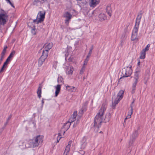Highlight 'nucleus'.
Returning <instances> with one entry per match:
<instances>
[{
	"label": "nucleus",
	"instance_id": "19",
	"mask_svg": "<svg viewBox=\"0 0 155 155\" xmlns=\"http://www.w3.org/2000/svg\"><path fill=\"white\" fill-rule=\"evenodd\" d=\"M61 89V85L58 84L56 87L55 96L57 97L59 94Z\"/></svg>",
	"mask_w": 155,
	"mask_h": 155
},
{
	"label": "nucleus",
	"instance_id": "20",
	"mask_svg": "<svg viewBox=\"0 0 155 155\" xmlns=\"http://www.w3.org/2000/svg\"><path fill=\"white\" fill-rule=\"evenodd\" d=\"M124 92L123 90H120L117 94V97H118L121 100L123 97V94Z\"/></svg>",
	"mask_w": 155,
	"mask_h": 155
},
{
	"label": "nucleus",
	"instance_id": "31",
	"mask_svg": "<svg viewBox=\"0 0 155 155\" xmlns=\"http://www.w3.org/2000/svg\"><path fill=\"white\" fill-rule=\"evenodd\" d=\"M36 30L34 28H33L31 30V32L32 34L33 35H35L36 34Z\"/></svg>",
	"mask_w": 155,
	"mask_h": 155
},
{
	"label": "nucleus",
	"instance_id": "53",
	"mask_svg": "<svg viewBox=\"0 0 155 155\" xmlns=\"http://www.w3.org/2000/svg\"><path fill=\"white\" fill-rule=\"evenodd\" d=\"M71 141H69L68 142V145H69V146L71 147Z\"/></svg>",
	"mask_w": 155,
	"mask_h": 155
},
{
	"label": "nucleus",
	"instance_id": "34",
	"mask_svg": "<svg viewBox=\"0 0 155 155\" xmlns=\"http://www.w3.org/2000/svg\"><path fill=\"white\" fill-rule=\"evenodd\" d=\"M85 70V67L83 66H82L81 70L80 71V74H82Z\"/></svg>",
	"mask_w": 155,
	"mask_h": 155
},
{
	"label": "nucleus",
	"instance_id": "13",
	"mask_svg": "<svg viewBox=\"0 0 155 155\" xmlns=\"http://www.w3.org/2000/svg\"><path fill=\"white\" fill-rule=\"evenodd\" d=\"M98 18L100 21H103L107 19V17L105 14L101 13L99 15Z\"/></svg>",
	"mask_w": 155,
	"mask_h": 155
},
{
	"label": "nucleus",
	"instance_id": "17",
	"mask_svg": "<svg viewBox=\"0 0 155 155\" xmlns=\"http://www.w3.org/2000/svg\"><path fill=\"white\" fill-rule=\"evenodd\" d=\"M8 11H4L2 9H1L0 15H2L3 16H5L6 17L8 18Z\"/></svg>",
	"mask_w": 155,
	"mask_h": 155
},
{
	"label": "nucleus",
	"instance_id": "1",
	"mask_svg": "<svg viewBox=\"0 0 155 155\" xmlns=\"http://www.w3.org/2000/svg\"><path fill=\"white\" fill-rule=\"evenodd\" d=\"M106 105L105 104H103L99 112L94 118L93 126L96 127L97 130H95L96 132L98 131L99 128L101 127V124L102 122H108L110 120V113L108 114V115H107L105 118H104V113L106 110Z\"/></svg>",
	"mask_w": 155,
	"mask_h": 155
},
{
	"label": "nucleus",
	"instance_id": "46",
	"mask_svg": "<svg viewBox=\"0 0 155 155\" xmlns=\"http://www.w3.org/2000/svg\"><path fill=\"white\" fill-rule=\"evenodd\" d=\"M12 117V115L11 114H10L9 116L8 117V118L7 119V121H8V122L9 120L11 119V118Z\"/></svg>",
	"mask_w": 155,
	"mask_h": 155
},
{
	"label": "nucleus",
	"instance_id": "37",
	"mask_svg": "<svg viewBox=\"0 0 155 155\" xmlns=\"http://www.w3.org/2000/svg\"><path fill=\"white\" fill-rule=\"evenodd\" d=\"M10 61V59L9 58H8L6 59V61L4 63L5 64H6L7 65L8 63V62Z\"/></svg>",
	"mask_w": 155,
	"mask_h": 155
},
{
	"label": "nucleus",
	"instance_id": "8",
	"mask_svg": "<svg viewBox=\"0 0 155 155\" xmlns=\"http://www.w3.org/2000/svg\"><path fill=\"white\" fill-rule=\"evenodd\" d=\"M63 16L66 18L65 20V23L66 24H68L69 21L72 17V15L68 12H66L64 14Z\"/></svg>",
	"mask_w": 155,
	"mask_h": 155
},
{
	"label": "nucleus",
	"instance_id": "36",
	"mask_svg": "<svg viewBox=\"0 0 155 155\" xmlns=\"http://www.w3.org/2000/svg\"><path fill=\"white\" fill-rule=\"evenodd\" d=\"M137 82H138V81H134V82L133 84L132 87L136 88V85L137 84Z\"/></svg>",
	"mask_w": 155,
	"mask_h": 155
},
{
	"label": "nucleus",
	"instance_id": "47",
	"mask_svg": "<svg viewBox=\"0 0 155 155\" xmlns=\"http://www.w3.org/2000/svg\"><path fill=\"white\" fill-rule=\"evenodd\" d=\"M38 18H37L36 19L33 20V22L35 23V22H36V23L37 24V21H38Z\"/></svg>",
	"mask_w": 155,
	"mask_h": 155
},
{
	"label": "nucleus",
	"instance_id": "54",
	"mask_svg": "<svg viewBox=\"0 0 155 155\" xmlns=\"http://www.w3.org/2000/svg\"><path fill=\"white\" fill-rule=\"evenodd\" d=\"M58 137L59 138L60 137H61V134L60 133H59L58 134Z\"/></svg>",
	"mask_w": 155,
	"mask_h": 155
},
{
	"label": "nucleus",
	"instance_id": "44",
	"mask_svg": "<svg viewBox=\"0 0 155 155\" xmlns=\"http://www.w3.org/2000/svg\"><path fill=\"white\" fill-rule=\"evenodd\" d=\"M135 89L136 88L132 87V90L131 91L132 94H134V93Z\"/></svg>",
	"mask_w": 155,
	"mask_h": 155
},
{
	"label": "nucleus",
	"instance_id": "64",
	"mask_svg": "<svg viewBox=\"0 0 155 155\" xmlns=\"http://www.w3.org/2000/svg\"><path fill=\"white\" fill-rule=\"evenodd\" d=\"M102 133V131H100V132L99 133Z\"/></svg>",
	"mask_w": 155,
	"mask_h": 155
},
{
	"label": "nucleus",
	"instance_id": "3",
	"mask_svg": "<svg viewBox=\"0 0 155 155\" xmlns=\"http://www.w3.org/2000/svg\"><path fill=\"white\" fill-rule=\"evenodd\" d=\"M141 19H136L135 25L133 30L131 40L132 41H138V39L137 38V32L140 24Z\"/></svg>",
	"mask_w": 155,
	"mask_h": 155
},
{
	"label": "nucleus",
	"instance_id": "5",
	"mask_svg": "<svg viewBox=\"0 0 155 155\" xmlns=\"http://www.w3.org/2000/svg\"><path fill=\"white\" fill-rule=\"evenodd\" d=\"M132 70L131 67H126L123 68L122 70V78L130 77L131 74Z\"/></svg>",
	"mask_w": 155,
	"mask_h": 155
},
{
	"label": "nucleus",
	"instance_id": "61",
	"mask_svg": "<svg viewBox=\"0 0 155 155\" xmlns=\"http://www.w3.org/2000/svg\"><path fill=\"white\" fill-rule=\"evenodd\" d=\"M5 0L7 1V2H8V1H9L10 0Z\"/></svg>",
	"mask_w": 155,
	"mask_h": 155
},
{
	"label": "nucleus",
	"instance_id": "43",
	"mask_svg": "<svg viewBox=\"0 0 155 155\" xmlns=\"http://www.w3.org/2000/svg\"><path fill=\"white\" fill-rule=\"evenodd\" d=\"M4 128H5V127H3L2 128L0 129V135H1V134L2 132L3 131V130Z\"/></svg>",
	"mask_w": 155,
	"mask_h": 155
},
{
	"label": "nucleus",
	"instance_id": "48",
	"mask_svg": "<svg viewBox=\"0 0 155 155\" xmlns=\"http://www.w3.org/2000/svg\"><path fill=\"white\" fill-rule=\"evenodd\" d=\"M4 56H3V55H2L1 57V58L0 59V64H1V62L3 60V58Z\"/></svg>",
	"mask_w": 155,
	"mask_h": 155
},
{
	"label": "nucleus",
	"instance_id": "60",
	"mask_svg": "<svg viewBox=\"0 0 155 155\" xmlns=\"http://www.w3.org/2000/svg\"><path fill=\"white\" fill-rule=\"evenodd\" d=\"M134 101L132 102L131 103V104H134Z\"/></svg>",
	"mask_w": 155,
	"mask_h": 155
},
{
	"label": "nucleus",
	"instance_id": "56",
	"mask_svg": "<svg viewBox=\"0 0 155 155\" xmlns=\"http://www.w3.org/2000/svg\"><path fill=\"white\" fill-rule=\"evenodd\" d=\"M64 128H65L66 129H67V127H68V125H66V126H64Z\"/></svg>",
	"mask_w": 155,
	"mask_h": 155
},
{
	"label": "nucleus",
	"instance_id": "25",
	"mask_svg": "<svg viewBox=\"0 0 155 155\" xmlns=\"http://www.w3.org/2000/svg\"><path fill=\"white\" fill-rule=\"evenodd\" d=\"M143 12L142 11H140V12L138 13V15L137 16L136 19H141L142 18V15L143 14Z\"/></svg>",
	"mask_w": 155,
	"mask_h": 155
},
{
	"label": "nucleus",
	"instance_id": "21",
	"mask_svg": "<svg viewBox=\"0 0 155 155\" xmlns=\"http://www.w3.org/2000/svg\"><path fill=\"white\" fill-rule=\"evenodd\" d=\"M66 88L70 92L75 91L76 89L74 87L70 86H66Z\"/></svg>",
	"mask_w": 155,
	"mask_h": 155
},
{
	"label": "nucleus",
	"instance_id": "55",
	"mask_svg": "<svg viewBox=\"0 0 155 155\" xmlns=\"http://www.w3.org/2000/svg\"><path fill=\"white\" fill-rule=\"evenodd\" d=\"M7 64H5V63H4L2 67L4 68L5 67V66H7Z\"/></svg>",
	"mask_w": 155,
	"mask_h": 155
},
{
	"label": "nucleus",
	"instance_id": "6",
	"mask_svg": "<svg viewBox=\"0 0 155 155\" xmlns=\"http://www.w3.org/2000/svg\"><path fill=\"white\" fill-rule=\"evenodd\" d=\"M45 12L44 11H39L37 16V18H38V20L37 21V24L44 21L45 18Z\"/></svg>",
	"mask_w": 155,
	"mask_h": 155
},
{
	"label": "nucleus",
	"instance_id": "23",
	"mask_svg": "<svg viewBox=\"0 0 155 155\" xmlns=\"http://www.w3.org/2000/svg\"><path fill=\"white\" fill-rule=\"evenodd\" d=\"M146 52L143 50H142L140 53V58L141 59H144L145 58Z\"/></svg>",
	"mask_w": 155,
	"mask_h": 155
},
{
	"label": "nucleus",
	"instance_id": "16",
	"mask_svg": "<svg viewBox=\"0 0 155 155\" xmlns=\"http://www.w3.org/2000/svg\"><path fill=\"white\" fill-rule=\"evenodd\" d=\"M42 88V86L41 85V84H39V86L38 87L37 91V94L39 98H40L41 97V88Z\"/></svg>",
	"mask_w": 155,
	"mask_h": 155
},
{
	"label": "nucleus",
	"instance_id": "49",
	"mask_svg": "<svg viewBox=\"0 0 155 155\" xmlns=\"http://www.w3.org/2000/svg\"><path fill=\"white\" fill-rule=\"evenodd\" d=\"M4 70V68L2 67L0 70V73H1L2 72H3V71Z\"/></svg>",
	"mask_w": 155,
	"mask_h": 155
},
{
	"label": "nucleus",
	"instance_id": "45",
	"mask_svg": "<svg viewBox=\"0 0 155 155\" xmlns=\"http://www.w3.org/2000/svg\"><path fill=\"white\" fill-rule=\"evenodd\" d=\"M134 105L133 104H131L130 105V107L131 108L130 111L133 112V108Z\"/></svg>",
	"mask_w": 155,
	"mask_h": 155
},
{
	"label": "nucleus",
	"instance_id": "2",
	"mask_svg": "<svg viewBox=\"0 0 155 155\" xmlns=\"http://www.w3.org/2000/svg\"><path fill=\"white\" fill-rule=\"evenodd\" d=\"M43 141V137L40 135H38L34 137L32 139L29 140L27 143L22 142V146H25L22 148H25L33 147H38L41 144Z\"/></svg>",
	"mask_w": 155,
	"mask_h": 155
},
{
	"label": "nucleus",
	"instance_id": "15",
	"mask_svg": "<svg viewBox=\"0 0 155 155\" xmlns=\"http://www.w3.org/2000/svg\"><path fill=\"white\" fill-rule=\"evenodd\" d=\"M53 46V44L52 43H49V44H45L43 47V48L46 50H48V51H49V50Z\"/></svg>",
	"mask_w": 155,
	"mask_h": 155
},
{
	"label": "nucleus",
	"instance_id": "57",
	"mask_svg": "<svg viewBox=\"0 0 155 155\" xmlns=\"http://www.w3.org/2000/svg\"><path fill=\"white\" fill-rule=\"evenodd\" d=\"M93 49V46H92V47L90 49V51H91H91H92Z\"/></svg>",
	"mask_w": 155,
	"mask_h": 155
},
{
	"label": "nucleus",
	"instance_id": "11",
	"mask_svg": "<svg viewBox=\"0 0 155 155\" xmlns=\"http://www.w3.org/2000/svg\"><path fill=\"white\" fill-rule=\"evenodd\" d=\"M89 4L90 7H94L97 4H98L99 2V0H90Z\"/></svg>",
	"mask_w": 155,
	"mask_h": 155
},
{
	"label": "nucleus",
	"instance_id": "9",
	"mask_svg": "<svg viewBox=\"0 0 155 155\" xmlns=\"http://www.w3.org/2000/svg\"><path fill=\"white\" fill-rule=\"evenodd\" d=\"M8 17L3 16V15H0V25H4L8 21Z\"/></svg>",
	"mask_w": 155,
	"mask_h": 155
},
{
	"label": "nucleus",
	"instance_id": "12",
	"mask_svg": "<svg viewBox=\"0 0 155 155\" xmlns=\"http://www.w3.org/2000/svg\"><path fill=\"white\" fill-rule=\"evenodd\" d=\"M75 120L74 119H73L71 117L68 121L66 123L64 124V126H66L68 125L67 129H68L70 127L71 124L74 122Z\"/></svg>",
	"mask_w": 155,
	"mask_h": 155
},
{
	"label": "nucleus",
	"instance_id": "41",
	"mask_svg": "<svg viewBox=\"0 0 155 155\" xmlns=\"http://www.w3.org/2000/svg\"><path fill=\"white\" fill-rule=\"evenodd\" d=\"M7 3H9L13 7L15 8V6L11 2L10 0L8 1Z\"/></svg>",
	"mask_w": 155,
	"mask_h": 155
},
{
	"label": "nucleus",
	"instance_id": "24",
	"mask_svg": "<svg viewBox=\"0 0 155 155\" xmlns=\"http://www.w3.org/2000/svg\"><path fill=\"white\" fill-rule=\"evenodd\" d=\"M67 73L68 74H72L73 71V68L72 67H70L67 70Z\"/></svg>",
	"mask_w": 155,
	"mask_h": 155
},
{
	"label": "nucleus",
	"instance_id": "62",
	"mask_svg": "<svg viewBox=\"0 0 155 155\" xmlns=\"http://www.w3.org/2000/svg\"><path fill=\"white\" fill-rule=\"evenodd\" d=\"M98 155H102V154L101 153H100Z\"/></svg>",
	"mask_w": 155,
	"mask_h": 155
},
{
	"label": "nucleus",
	"instance_id": "58",
	"mask_svg": "<svg viewBox=\"0 0 155 155\" xmlns=\"http://www.w3.org/2000/svg\"><path fill=\"white\" fill-rule=\"evenodd\" d=\"M140 61H138L137 63V64L139 66L140 65Z\"/></svg>",
	"mask_w": 155,
	"mask_h": 155
},
{
	"label": "nucleus",
	"instance_id": "50",
	"mask_svg": "<svg viewBox=\"0 0 155 155\" xmlns=\"http://www.w3.org/2000/svg\"><path fill=\"white\" fill-rule=\"evenodd\" d=\"M8 121H6V122L4 124V127H5L8 124Z\"/></svg>",
	"mask_w": 155,
	"mask_h": 155
},
{
	"label": "nucleus",
	"instance_id": "27",
	"mask_svg": "<svg viewBox=\"0 0 155 155\" xmlns=\"http://www.w3.org/2000/svg\"><path fill=\"white\" fill-rule=\"evenodd\" d=\"M133 112L131 111L128 112V115L127 116L126 118L125 119L124 121H125L127 119L130 118L131 117V115L133 114Z\"/></svg>",
	"mask_w": 155,
	"mask_h": 155
},
{
	"label": "nucleus",
	"instance_id": "28",
	"mask_svg": "<svg viewBox=\"0 0 155 155\" xmlns=\"http://www.w3.org/2000/svg\"><path fill=\"white\" fill-rule=\"evenodd\" d=\"M77 111H75L74 113L71 116V118H72L73 119H74L75 120L76 119V117L77 115Z\"/></svg>",
	"mask_w": 155,
	"mask_h": 155
},
{
	"label": "nucleus",
	"instance_id": "42",
	"mask_svg": "<svg viewBox=\"0 0 155 155\" xmlns=\"http://www.w3.org/2000/svg\"><path fill=\"white\" fill-rule=\"evenodd\" d=\"M68 60L69 61H73V58L71 57L68 58Z\"/></svg>",
	"mask_w": 155,
	"mask_h": 155
},
{
	"label": "nucleus",
	"instance_id": "40",
	"mask_svg": "<svg viewBox=\"0 0 155 155\" xmlns=\"http://www.w3.org/2000/svg\"><path fill=\"white\" fill-rule=\"evenodd\" d=\"M5 51H6V49L5 48H4L3 50V51L2 52V55H3V56H4V55L5 54Z\"/></svg>",
	"mask_w": 155,
	"mask_h": 155
},
{
	"label": "nucleus",
	"instance_id": "22",
	"mask_svg": "<svg viewBox=\"0 0 155 155\" xmlns=\"http://www.w3.org/2000/svg\"><path fill=\"white\" fill-rule=\"evenodd\" d=\"M139 71H137L135 72L134 76V81H138V80L139 78Z\"/></svg>",
	"mask_w": 155,
	"mask_h": 155
},
{
	"label": "nucleus",
	"instance_id": "26",
	"mask_svg": "<svg viewBox=\"0 0 155 155\" xmlns=\"http://www.w3.org/2000/svg\"><path fill=\"white\" fill-rule=\"evenodd\" d=\"M70 147H71L69 146V145H67V146L66 147L65 150L64 151V153H69L70 150Z\"/></svg>",
	"mask_w": 155,
	"mask_h": 155
},
{
	"label": "nucleus",
	"instance_id": "63",
	"mask_svg": "<svg viewBox=\"0 0 155 155\" xmlns=\"http://www.w3.org/2000/svg\"><path fill=\"white\" fill-rule=\"evenodd\" d=\"M144 83H145V84H146L147 83V81H145L144 82Z\"/></svg>",
	"mask_w": 155,
	"mask_h": 155
},
{
	"label": "nucleus",
	"instance_id": "59",
	"mask_svg": "<svg viewBox=\"0 0 155 155\" xmlns=\"http://www.w3.org/2000/svg\"><path fill=\"white\" fill-rule=\"evenodd\" d=\"M63 155H68V153H64V152L63 153Z\"/></svg>",
	"mask_w": 155,
	"mask_h": 155
},
{
	"label": "nucleus",
	"instance_id": "51",
	"mask_svg": "<svg viewBox=\"0 0 155 155\" xmlns=\"http://www.w3.org/2000/svg\"><path fill=\"white\" fill-rule=\"evenodd\" d=\"M61 137H60L59 138L58 137L57 138V143L58 142L60 139L61 138Z\"/></svg>",
	"mask_w": 155,
	"mask_h": 155
},
{
	"label": "nucleus",
	"instance_id": "7",
	"mask_svg": "<svg viewBox=\"0 0 155 155\" xmlns=\"http://www.w3.org/2000/svg\"><path fill=\"white\" fill-rule=\"evenodd\" d=\"M138 135V131H135L133 134L130 137V139L129 142V145L130 146H131L133 145L135 138L137 137Z\"/></svg>",
	"mask_w": 155,
	"mask_h": 155
},
{
	"label": "nucleus",
	"instance_id": "4",
	"mask_svg": "<svg viewBox=\"0 0 155 155\" xmlns=\"http://www.w3.org/2000/svg\"><path fill=\"white\" fill-rule=\"evenodd\" d=\"M49 51H48V50L45 49L43 48L42 54L38 60V65L39 67H40L42 65L47 58Z\"/></svg>",
	"mask_w": 155,
	"mask_h": 155
},
{
	"label": "nucleus",
	"instance_id": "18",
	"mask_svg": "<svg viewBox=\"0 0 155 155\" xmlns=\"http://www.w3.org/2000/svg\"><path fill=\"white\" fill-rule=\"evenodd\" d=\"M120 99L118 98V97H117L115 100H114V102L112 103V108L113 109H115V106L116 105L118 104V102L120 100Z\"/></svg>",
	"mask_w": 155,
	"mask_h": 155
},
{
	"label": "nucleus",
	"instance_id": "33",
	"mask_svg": "<svg viewBox=\"0 0 155 155\" xmlns=\"http://www.w3.org/2000/svg\"><path fill=\"white\" fill-rule=\"evenodd\" d=\"M89 60V58H87V57H86V58L84 61V64L83 65L84 66L85 65H86L87 64L88 61Z\"/></svg>",
	"mask_w": 155,
	"mask_h": 155
},
{
	"label": "nucleus",
	"instance_id": "32",
	"mask_svg": "<svg viewBox=\"0 0 155 155\" xmlns=\"http://www.w3.org/2000/svg\"><path fill=\"white\" fill-rule=\"evenodd\" d=\"M79 120H78L76 122H74L73 125V127H75L77 126V125L79 124Z\"/></svg>",
	"mask_w": 155,
	"mask_h": 155
},
{
	"label": "nucleus",
	"instance_id": "29",
	"mask_svg": "<svg viewBox=\"0 0 155 155\" xmlns=\"http://www.w3.org/2000/svg\"><path fill=\"white\" fill-rule=\"evenodd\" d=\"M15 51L13 50L12 51L8 57L9 58H10V59L11 58H12L13 57L14 55L15 54Z\"/></svg>",
	"mask_w": 155,
	"mask_h": 155
},
{
	"label": "nucleus",
	"instance_id": "35",
	"mask_svg": "<svg viewBox=\"0 0 155 155\" xmlns=\"http://www.w3.org/2000/svg\"><path fill=\"white\" fill-rule=\"evenodd\" d=\"M150 47L149 45H147L146 47L144 49H143L142 50H143L145 51V52H146L147 51H148L149 50V48Z\"/></svg>",
	"mask_w": 155,
	"mask_h": 155
},
{
	"label": "nucleus",
	"instance_id": "14",
	"mask_svg": "<svg viewBox=\"0 0 155 155\" xmlns=\"http://www.w3.org/2000/svg\"><path fill=\"white\" fill-rule=\"evenodd\" d=\"M106 10L107 14L110 17L112 15V10L110 5H107Z\"/></svg>",
	"mask_w": 155,
	"mask_h": 155
},
{
	"label": "nucleus",
	"instance_id": "38",
	"mask_svg": "<svg viewBox=\"0 0 155 155\" xmlns=\"http://www.w3.org/2000/svg\"><path fill=\"white\" fill-rule=\"evenodd\" d=\"M79 153L82 155H84L85 154V152L84 150H80L79 151Z\"/></svg>",
	"mask_w": 155,
	"mask_h": 155
},
{
	"label": "nucleus",
	"instance_id": "52",
	"mask_svg": "<svg viewBox=\"0 0 155 155\" xmlns=\"http://www.w3.org/2000/svg\"><path fill=\"white\" fill-rule=\"evenodd\" d=\"M41 103H42V107L43 106V104H44V99H42V100L41 101Z\"/></svg>",
	"mask_w": 155,
	"mask_h": 155
},
{
	"label": "nucleus",
	"instance_id": "39",
	"mask_svg": "<svg viewBox=\"0 0 155 155\" xmlns=\"http://www.w3.org/2000/svg\"><path fill=\"white\" fill-rule=\"evenodd\" d=\"M92 51H91V50L89 51V52L87 56V58H90V56H91V55L92 54Z\"/></svg>",
	"mask_w": 155,
	"mask_h": 155
},
{
	"label": "nucleus",
	"instance_id": "10",
	"mask_svg": "<svg viewBox=\"0 0 155 155\" xmlns=\"http://www.w3.org/2000/svg\"><path fill=\"white\" fill-rule=\"evenodd\" d=\"M87 137L84 136L81 140V149H84L85 148L87 144Z\"/></svg>",
	"mask_w": 155,
	"mask_h": 155
},
{
	"label": "nucleus",
	"instance_id": "30",
	"mask_svg": "<svg viewBox=\"0 0 155 155\" xmlns=\"http://www.w3.org/2000/svg\"><path fill=\"white\" fill-rule=\"evenodd\" d=\"M63 81V78L61 77H59L58 78V82L59 83H62Z\"/></svg>",
	"mask_w": 155,
	"mask_h": 155
}]
</instances>
